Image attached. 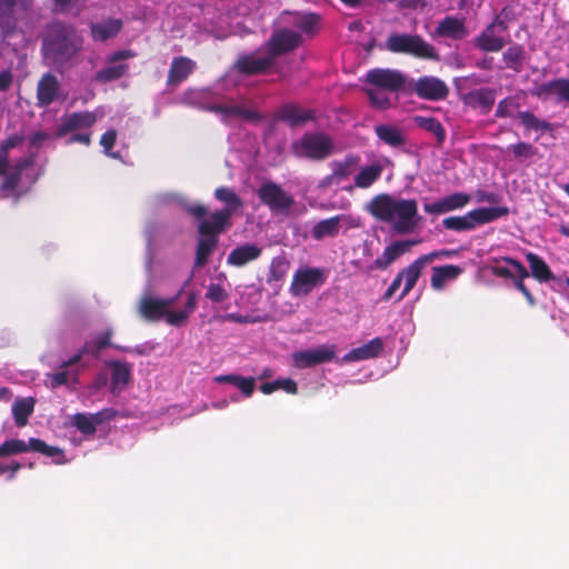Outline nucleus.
Returning a JSON list of instances; mask_svg holds the SVG:
<instances>
[{"instance_id": "f257e3e1", "label": "nucleus", "mask_w": 569, "mask_h": 569, "mask_svg": "<svg viewBox=\"0 0 569 569\" xmlns=\"http://www.w3.org/2000/svg\"><path fill=\"white\" fill-rule=\"evenodd\" d=\"M83 44L84 38L73 23L54 20L47 26L41 50L54 64L66 66L82 52Z\"/></svg>"}, {"instance_id": "f03ea898", "label": "nucleus", "mask_w": 569, "mask_h": 569, "mask_svg": "<svg viewBox=\"0 0 569 569\" xmlns=\"http://www.w3.org/2000/svg\"><path fill=\"white\" fill-rule=\"evenodd\" d=\"M368 211L376 219L393 223V231L399 234L412 232L418 224V203L415 199H399L387 193L378 194L370 201Z\"/></svg>"}, {"instance_id": "7ed1b4c3", "label": "nucleus", "mask_w": 569, "mask_h": 569, "mask_svg": "<svg viewBox=\"0 0 569 569\" xmlns=\"http://www.w3.org/2000/svg\"><path fill=\"white\" fill-rule=\"evenodd\" d=\"M187 210L192 217L200 220L198 224L199 238L196 248L194 267L202 268L208 263L210 256L218 247L219 234L228 229L206 220L204 217L208 210L203 204L189 206Z\"/></svg>"}, {"instance_id": "20e7f679", "label": "nucleus", "mask_w": 569, "mask_h": 569, "mask_svg": "<svg viewBox=\"0 0 569 569\" xmlns=\"http://www.w3.org/2000/svg\"><path fill=\"white\" fill-rule=\"evenodd\" d=\"M385 48L392 53L408 54L418 59H439L435 47L419 34L391 33L386 40Z\"/></svg>"}, {"instance_id": "39448f33", "label": "nucleus", "mask_w": 569, "mask_h": 569, "mask_svg": "<svg viewBox=\"0 0 569 569\" xmlns=\"http://www.w3.org/2000/svg\"><path fill=\"white\" fill-rule=\"evenodd\" d=\"M34 0H0V36L2 39L16 34L19 22L32 12Z\"/></svg>"}, {"instance_id": "423d86ee", "label": "nucleus", "mask_w": 569, "mask_h": 569, "mask_svg": "<svg viewBox=\"0 0 569 569\" xmlns=\"http://www.w3.org/2000/svg\"><path fill=\"white\" fill-rule=\"evenodd\" d=\"M292 152L298 158L323 160L333 149L332 140L322 132H307L299 140L292 142Z\"/></svg>"}, {"instance_id": "0eeeda50", "label": "nucleus", "mask_w": 569, "mask_h": 569, "mask_svg": "<svg viewBox=\"0 0 569 569\" xmlns=\"http://www.w3.org/2000/svg\"><path fill=\"white\" fill-rule=\"evenodd\" d=\"M27 451L40 452L47 457L54 458L56 463L64 462V452L62 449L49 446L39 438H30L28 442L21 439H10L0 445V458Z\"/></svg>"}, {"instance_id": "6e6552de", "label": "nucleus", "mask_w": 569, "mask_h": 569, "mask_svg": "<svg viewBox=\"0 0 569 569\" xmlns=\"http://www.w3.org/2000/svg\"><path fill=\"white\" fill-rule=\"evenodd\" d=\"M450 251L449 250H438L432 251L426 254L420 256L418 259H416L413 262H411L408 267L403 268L401 271L398 272L397 277L400 278V281L405 282L403 289L398 298V301L402 300L409 292L415 288L417 281L419 280L422 270L426 268L427 264L431 263L436 259L442 258V257H449Z\"/></svg>"}, {"instance_id": "1a4fd4ad", "label": "nucleus", "mask_w": 569, "mask_h": 569, "mask_svg": "<svg viewBox=\"0 0 569 569\" xmlns=\"http://www.w3.org/2000/svg\"><path fill=\"white\" fill-rule=\"evenodd\" d=\"M214 198L224 203V207L210 213L207 220L229 229L231 227V217L243 206V202L232 188L224 186L218 187L214 190Z\"/></svg>"}, {"instance_id": "9d476101", "label": "nucleus", "mask_w": 569, "mask_h": 569, "mask_svg": "<svg viewBox=\"0 0 569 569\" xmlns=\"http://www.w3.org/2000/svg\"><path fill=\"white\" fill-rule=\"evenodd\" d=\"M327 280V271L321 268L301 267L292 277L289 291L293 297L307 296Z\"/></svg>"}, {"instance_id": "9b49d317", "label": "nucleus", "mask_w": 569, "mask_h": 569, "mask_svg": "<svg viewBox=\"0 0 569 569\" xmlns=\"http://www.w3.org/2000/svg\"><path fill=\"white\" fill-rule=\"evenodd\" d=\"M113 336V331L111 329H107L102 333L96 337L93 340L86 341L81 348L68 360L61 362V368H71L82 360L84 355H92L98 357L100 351L111 347L120 351L131 352L132 350L127 347L118 346L111 342V338Z\"/></svg>"}, {"instance_id": "f8f14e48", "label": "nucleus", "mask_w": 569, "mask_h": 569, "mask_svg": "<svg viewBox=\"0 0 569 569\" xmlns=\"http://www.w3.org/2000/svg\"><path fill=\"white\" fill-rule=\"evenodd\" d=\"M406 76L396 69L373 68L365 76V82L378 89L397 92L403 89Z\"/></svg>"}, {"instance_id": "ddd939ff", "label": "nucleus", "mask_w": 569, "mask_h": 569, "mask_svg": "<svg viewBox=\"0 0 569 569\" xmlns=\"http://www.w3.org/2000/svg\"><path fill=\"white\" fill-rule=\"evenodd\" d=\"M302 43V36L289 28L276 30L266 43L267 52L272 60L296 50Z\"/></svg>"}, {"instance_id": "4468645a", "label": "nucleus", "mask_w": 569, "mask_h": 569, "mask_svg": "<svg viewBox=\"0 0 569 569\" xmlns=\"http://www.w3.org/2000/svg\"><path fill=\"white\" fill-rule=\"evenodd\" d=\"M507 28L506 22L499 17H496L495 20L473 39L475 47L485 52L500 51L506 46V41L498 33L505 32Z\"/></svg>"}, {"instance_id": "2eb2a0df", "label": "nucleus", "mask_w": 569, "mask_h": 569, "mask_svg": "<svg viewBox=\"0 0 569 569\" xmlns=\"http://www.w3.org/2000/svg\"><path fill=\"white\" fill-rule=\"evenodd\" d=\"M257 193L261 202L271 210H287L293 203V198L272 181L263 182Z\"/></svg>"}, {"instance_id": "dca6fc26", "label": "nucleus", "mask_w": 569, "mask_h": 569, "mask_svg": "<svg viewBox=\"0 0 569 569\" xmlns=\"http://www.w3.org/2000/svg\"><path fill=\"white\" fill-rule=\"evenodd\" d=\"M273 64L274 61L268 52L263 57H258L256 51L239 54L233 69L243 76H254L266 73Z\"/></svg>"}, {"instance_id": "f3484780", "label": "nucleus", "mask_w": 569, "mask_h": 569, "mask_svg": "<svg viewBox=\"0 0 569 569\" xmlns=\"http://www.w3.org/2000/svg\"><path fill=\"white\" fill-rule=\"evenodd\" d=\"M336 357L335 346H319L315 349L297 351L292 355L295 367L299 369L311 368L317 365L330 362Z\"/></svg>"}, {"instance_id": "a211bd4d", "label": "nucleus", "mask_w": 569, "mask_h": 569, "mask_svg": "<svg viewBox=\"0 0 569 569\" xmlns=\"http://www.w3.org/2000/svg\"><path fill=\"white\" fill-rule=\"evenodd\" d=\"M471 201V197L465 192H455L433 202L425 203L423 210L431 216H440L450 211L460 210Z\"/></svg>"}, {"instance_id": "6ab92c4d", "label": "nucleus", "mask_w": 569, "mask_h": 569, "mask_svg": "<svg viewBox=\"0 0 569 569\" xmlns=\"http://www.w3.org/2000/svg\"><path fill=\"white\" fill-rule=\"evenodd\" d=\"M415 93L425 100L439 101L447 98L449 89L447 84L436 77H421L413 87Z\"/></svg>"}, {"instance_id": "aec40b11", "label": "nucleus", "mask_w": 569, "mask_h": 569, "mask_svg": "<svg viewBox=\"0 0 569 569\" xmlns=\"http://www.w3.org/2000/svg\"><path fill=\"white\" fill-rule=\"evenodd\" d=\"M277 119L288 123L290 127H301L316 119L313 109H305L296 103L282 104L276 114Z\"/></svg>"}, {"instance_id": "412c9836", "label": "nucleus", "mask_w": 569, "mask_h": 569, "mask_svg": "<svg viewBox=\"0 0 569 569\" xmlns=\"http://www.w3.org/2000/svg\"><path fill=\"white\" fill-rule=\"evenodd\" d=\"M436 34L440 38H448L453 41L463 40L469 36L465 18L455 16H447L438 22L435 30Z\"/></svg>"}, {"instance_id": "4be33fe9", "label": "nucleus", "mask_w": 569, "mask_h": 569, "mask_svg": "<svg viewBox=\"0 0 569 569\" xmlns=\"http://www.w3.org/2000/svg\"><path fill=\"white\" fill-rule=\"evenodd\" d=\"M420 242V239H408L392 242L390 246L386 247L382 254L373 261L372 268L378 270L387 269L395 260L408 252L411 247Z\"/></svg>"}, {"instance_id": "5701e85b", "label": "nucleus", "mask_w": 569, "mask_h": 569, "mask_svg": "<svg viewBox=\"0 0 569 569\" xmlns=\"http://www.w3.org/2000/svg\"><path fill=\"white\" fill-rule=\"evenodd\" d=\"M59 91L58 78L51 72L43 73L37 84V106L40 108L50 106L58 98Z\"/></svg>"}, {"instance_id": "b1692460", "label": "nucleus", "mask_w": 569, "mask_h": 569, "mask_svg": "<svg viewBox=\"0 0 569 569\" xmlns=\"http://www.w3.org/2000/svg\"><path fill=\"white\" fill-rule=\"evenodd\" d=\"M196 68L197 63L192 59L184 56L174 57L168 71L167 86L176 88L187 80Z\"/></svg>"}, {"instance_id": "393cba45", "label": "nucleus", "mask_w": 569, "mask_h": 569, "mask_svg": "<svg viewBox=\"0 0 569 569\" xmlns=\"http://www.w3.org/2000/svg\"><path fill=\"white\" fill-rule=\"evenodd\" d=\"M97 121V116L90 111H80L72 112L67 114L62 119V123L58 128L57 136L63 137L69 132L80 130V129H89Z\"/></svg>"}, {"instance_id": "a878e982", "label": "nucleus", "mask_w": 569, "mask_h": 569, "mask_svg": "<svg viewBox=\"0 0 569 569\" xmlns=\"http://www.w3.org/2000/svg\"><path fill=\"white\" fill-rule=\"evenodd\" d=\"M462 101L466 106L480 109L482 114H487L495 104L496 92L491 88L475 89L466 93Z\"/></svg>"}, {"instance_id": "bb28decb", "label": "nucleus", "mask_w": 569, "mask_h": 569, "mask_svg": "<svg viewBox=\"0 0 569 569\" xmlns=\"http://www.w3.org/2000/svg\"><path fill=\"white\" fill-rule=\"evenodd\" d=\"M532 94L542 99L557 96L559 101L569 102V79L559 78L541 83L535 88Z\"/></svg>"}, {"instance_id": "cd10ccee", "label": "nucleus", "mask_w": 569, "mask_h": 569, "mask_svg": "<svg viewBox=\"0 0 569 569\" xmlns=\"http://www.w3.org/2000/svg\"><path fill=\"white\" fill-rule=\"evenodd\" d=\"M122 20L116 18H109L101 22H92L90 24V36L93 41L104 42L116 38L122 30Z\"/></svg>"}, {"instance_id": "c85d7f7f", "label": "nucleus", "mask_w": 569, "mask_h": 569, "mask_svg": "<svg viewBox=\"0 0 569 569\" xmlns=\"http://www.w3.org/2000/svg\"><path fill=\"white\" fill-rule=\"evenodd\" d=\"M373 130L381 142L393 149H401L407 144L405 132L395 124H377Z\"/></svg>"}, {"instance_id": "c756f323", "label": "nucleus", "mask_w": 569, "mask_h": 569, "mask_svg": "<svg viewBox=\"0 0 569 569\" xmlns=\"http://www.w3.org/2000/svg\"><path fill=\"white\" fill-rule=\"evenodd\" d=\"M262 253V249L254 243H246L231 250L227 258V263L233 267H243L244 264L257 260Z\"/></svg>"}, {"instance_id": "7c9ffc66", "label": "nucleus", "mask_w": 569, "mask_h": 569, "mask_svg": "<svg viewBox=\"0 0 569 569\" xmlns=\"http://www.w3.org/2000/svg\"><path fill=\"white\" fill-rule=\"evenodd\" d=\"M174 302V299H153V298H144L140 302V313L141 316L150 321H156L161 319L166 309L171 307Z\"/></svg>"}, {"instance_id": "2f4dec72", "label": "nucleus", "mask_w": 569, "mask_h": 569, "mask_svg": "<svg viewBox=\"0 0 569 569\" xmlns=\"http://www.w3.org/2000/svg\"><path fill=\"white\" fill-rule=\"evenodd\" d=\"M106 366L111 370V391L122 390L131 379V365L119 360H111L106 362Z\"/></svg>"}, {"instance_id": "473e14b6", "label": "nucleus", "mask_w": 569, "mask_h": 569, "mask_svg": "<svg viewBox=\"0 0 569 569\" xmlns=\"http://www.w3.org/2000/svg\"><path fill=\"white\" fill-rule=\"evenodd\" d=\"M383 350V340L380 337L373 338L361 347L350 350L343 359L346 361H361L376 358Z\"/></svg>"}, {"instance_id": "72a5a7b5", "label": "nucleus", "mask_w": 569, "mask_h": 569, "mask_svg": "<svg viewBox=\"0 0 569 569\" xmlns=\"http://www.w3.org/2000/svg\"><path fill=\"white\" fill-rule=\"evenodd\" d=\"M509 214V208L506 206L502 207H482L477 208L469 211V218L473 223V229L477 226L486 224L498 220L499 218L506 217Z\"/></svg>"}, {"instance_id": "f704fd0d", "label": "nucleus", "mask_w": 569, "mask_h": 569, "mask_svg": "<svg viewBox=\"0 0 569 569\" xmlns=\"http://www.w3.org/2000/svg\"><path fill=\"white\" fill-rule=\"evenodd\" d=\"M461 273L462 269L459 266L455 264L433 267L431 276V287L435 290H440L443 288L447 281L457 279Z\"/></svg>"}, {"instance_id": "c9c22d12", "label": "nucleus", "mask_w": 569, "mask_h": 569, "mask_svg": "<svg viewBox=\"0 0 569 569\" xmlns=\"http://www.w3.org/2000/svg\"><path fill=\"white\" fill-rule=\"evenodd\" d=\"M214 381L234 386L244 397H251L256 386V379L253 377H242L236 373L216 376Z\"/></svg>"}, {"instance_id": "e433bc0d", "label": "nucleus", "mask_w": 569, "mask_h": 569, "mask_svg": "<svg viewBox=\"0 0 569 569\" xmlns=\"http://www.w3.org/2000/svg\"><path fill=\"white\" fill-rule=\"evenodd\" d=\"M526 260L529 263L531 276L539 282H548L555 278L549 266L538 254L527 252Z\"/></svg>"}, {"instance_id": "4c0bfd02", "label": "nucleus", "mask_w": 569, "mask_h": 569, "mask_svg": "<svg viewBox=\"0 0 569 569\" xmlns=\"http://www.w3.org/2000/svg\"><path fill=\"white\" fill-rule=\"evenodd\" d=\"M33 397L18 398L12 405V416L18 427H24L34 410Z\"/></svg>"}, {"instance_id": "58836bf2", "label": "nucleus", "mask_w": 569, "mask_h": 569, "mask_svg": "<svg viewBox=\"0 0 569 569\" xmlns=\"http://www.w3.org/2000/svg\"><path fill=\"white\" fill-rule=\"evenodd\" d=\"M413 122L417 127L420 129H423L431 134L435 136L437 140V144L440 147L446 140L447 133L446 129L441 124V122L435 118V117H422V116H415Z\"/></svg>"}, {"instance_id": "ea45409f", "label": "nucleus", "mask_w": 569, "mask_h": 569, "mask_svg": "<svg viewBox=\"0 0 569 569\" xmlns=\"http://www.w3.org/2000/svg\"><path fill=\"white\" fill-rule=\"evenodd\" d=\"M104 417L102 411L90 416L81 412L73 416V425L86 436H92L97 430V426L102 423Z\"/></svg>"}, {"instance_id": "a19ab883", "label": "nucleus", "mask_w": 569, "mask_h": 569, "mask_svg": "<svg viewBox=\"0 0 569 569\" xmlns=\"http://www.w3.org/2000/svg\"><path fill=\"white\" fill-rule=\"evenodd\" d=\"M383 167L380 163H373L363 167L358 174L355 176V187L367 189L371 187L382 174Z\"/></svg>"}, {"instance_id": "79ce46f5", "label": "nucleus", "mask_w": 569, "mask_h": 569, "mask_svg": "<svg viewBox=\"0 0 569 569\" xmlns=\"http://www.w3.org/2000/svg\"><path fill=\"white\" fill-rule=\"evenodd\" d=\"M340 220V216H335L317 222L311 230L312 238L321 240L326 237L337 236L339 232Z\"/></svg>"}, {"instance_id": "37998d69", "label": "nucleus", "mask_w": 569, "mask_h": 569, "mask_svg": "<svg viewBox=\"0 0 569 569\" xmlns=\"http://www.w3.org/2000/svg\"><path fill=\"white\" fill-rule=\"evenodd\" d=\"M360 158L355 154H348L342 160L333 161L331 163L332 177H336L339 182L349 178L356 170Z\"/></svg>"}, {"instance_id": "c03bdc74", "label": "nucleus", "mask_w": 569, "mask_h": 569, "mask_svg": "<svg viewBox=\"0 0 569 569\" xmlns=\"http://www.w3.org/2000/svg\"><path fill=\"white\" fill-rule=\"evenodd\" d=\"M79 369L61 368L52 373H47V380L51 389H56L61 386H68L70 382L78 383Z\"/></svg>"}, {"instance_id": "a18cd8bd", "label": "nucleus", "mask_w": 569, "mask_h": 569, "mask_svg": "<svg viewBox=\"0 0 569 569\" xmlns=\"http://www.w3.org/2000/svg\"><path fill=\"white\" fill-rule=\"evenodd\" d=\"M196 305H197L196 295L193 292H191L188 296V300H187L184 310L169 311L168 309H166V313L163 317L166 318V320L169 325L179 327L186 322L189 315L196 309Z\"/></svg>"}, {"instance_id": "49530a36", "label": "nucleus", "mask_w": 569, "mask_h": 569, "mask_svg": "<svg viewBox=\"0 0 569 569\" xmlns=\"http://www.w3.org/2000/svg\"><path fill=\"white\" fill-rule=\"evenodd\" d=\"M526 58L525 49L521 44L510 46L502 54L506 67L519 72Z\"/></svg>"}, {"instance_id": "de8ad7c7", "label": "nucleus", "mask_w": 569, "mask_h": 569, "mask_svg": "<svg viewBox=\"0 0 569 569\" xmlns=\"http://www.w3.org/2000/svg\"><path fill=\"white\" fill-rule=\"evenodd\" d=\"M320 16L315 12L301 13L297 16L293 26L308 36H313L319 28Z\"/></svg>"}, {"instance_id": "09e8293b", "label": "nucleus", "mask_w": 569, "mask_h": 569, "mask_svg": "<svg viewBox=\"0 0 569 569\" xmlns=\"http://www.w3.org/2000/svg\"><path fill=\"white\" fill-rule=\"evenodd\" d=\"M128 71H129V64H127V63L110 66V67L99 70L96 73L94 79L98 82L107 83V82H111V81L122 78Z\"/></svg>"}, {"instance_id": "8fccbe9b", "label": "nucleus", "mask_w": 569, "mask_h": 569, "mask_svg": "<svg viewBox=\"0 0 569 569\" xmlns=\"http://www.w3.org/2000/svg\"><path fill=\"white\" fill-rule=\"evenodd\" d=\"M517 117L520 119L527 131H548L550 123L546 120H540L531 111H519Z\"/></svg>"}, {"instance_id": "3c124183", "label": "nucleus", "mask_w": 569, "mask_h": 569, "mask_svg": "<svg viewBox=\"0 0 569 569\" xmlns=\"http://www.w3.org/2000/svg\"><path fill=\"white\" fill-rule=\"evenodd\" d=\"M210 112L220 113L226 117L236 116L246 119H252L254 113L241 106H227V104H210L206 107Z\"/></svg>"}, {"instance_id": "603ef678", "label": "nucleus", "mask_w": 569, "mask_h": 569, "mask_svg": "<svg viewBox=\"0 0 569 569\" xmlns=\"http://www.w3.org/2000/svg\"><path fill=\"white\" fill-rule=\"evenodd\" d=\"M442 227L447 230L457 232L473 230V223L469 218V212L463 216H451L442 220Z\"/></svg>"}, {"instance_id": "864d4df0", "label": "nucleus", "mask_w": 569, "mask_h": 569, "mask_svg": "<svg viewBox=\"0 0 569 569\" xmlns=\"http://www.w3.org/2000/svg\"><path fill=\"white\" fill-rule=\"evenodd\" d=\"M3 177L4 179L0 183V192L4 197H9L16 192L17 188L21 182L22 176L19 174V172L12 171L8 174L6 173Z\"/></svg>"}, {"instance_id": "5fc2aeb1", "label": "nucleus", "mask_w": 569, "mask_h": 569, "mask_svg": "<svg viewBox=\"0 0 569 569\" xmlns=\"http://www.w3.org/2000/svg\"><path fill=\"white\" fill-rule=\"evenodd\" d=\"M520 107L513 97H507L498 102L495 116L497 118H508L512 116L513 110Z\"/></svg>"}, {"instance_id": "6e6d98bb", "label": "nucleus", "mask_w": 569, "mask_h": 569, "mask_svg": "<svg viewBox=\"0 0 569 569\" xmlns=\"http://www.w3.org/2000/svg\"><path fill=\"white\" fill-rule=\"evenodd\" d=\"M517 159H530L537 153V148L531 143L520 141L508 148Z\"/></svg>"}, {"instance_id": "4d7b16f0", "label": "nucleus", "mask_w": 569, "mask_h": 569, "mask_svg": "<svg viewBox=\"0 0 569 569\" xmlns=\"http://www.w3.org/2000/svg\"><path fill=\"white\" fill-rule=\"evenodd\" d=\"M206 298L212 302H223L229 298V295L221 284L210 283L206 292Z\"/></svg>"}, {"instance_id": "13d9d810", "label": "nucleus", "mask_w": 569, "mask_h": 569, "mask_svg": "<svg viewBox=\"0 0 569 569\" xmlns=\"http://www.w3.org/2000/svg\"><path fill=\"white\" fill-rule=\"evenodd\" d=\"M117 140V131L114 129L107 130L100 138V144L103 147L104 153L112 158H118V153L110 150L114 147Z\"/></svg>"}, {"instance_id": "bf43d9fd", "label": "nucleus", "mask_w": 569, "mask_h": 569, "mask_svg": "<svg viewBox=\"0 0 569 569\" xmlns=\"http://www.w3.org/2000/svg\"><path fill=\"white\" fill-rule=\"evenodd\" d=\"M366 92L375 107L387 109L390 106V99L378 90L366 89Z\"/></svg>"}, {"instance_id": "052dcab7", "label": "nucleus", "mask_w": 569, "mask_h": 569, "mask_svg": "<svg viewBox=\"0 0 569 569\" xmlns=\"http://www.w3.org/2000/svg\"><path fill=\"white\" fill-rule=\"evenodd\" d=\"M501 261L507 263V264L512 266L516 269L517 274H518L516 277V279L525 280L526 278L529 277V272L526 269V267L520 261H518L517 259L511 258V257H503L501 259Z\"/></svg>"}, {"instance_id": "680f3d73", "label": "nucleus", "mask_w": 569, "mask_h": 569, "mask_svg": "<svg viewBox=\"0 0 569 569\" xmlns=\"http://www.w3.org/2000/svg\"><path fill=\"white\" fill-rule=\"evenodd\" d=\"M511 280L513 282L515 288L523 295L528 305L533 307L536 305V299H535L533 295L531 293V291L525 284L523 280L516 279L515 276H513V278H511Z\"/></svg>"}, {"instance_id": "e2e57ef3", "label": "nucleus", "mask_w": 569, "mask_h": 569, "mask_svg": "<svg viewBox=\"0 0 569 569\" xmlns=\"http://www.w3.org/2000/svg\"><path fill=\"white\" fill-rule=\"evenodd\" d=\"M22 468L18 461H11L10 463L0 462V476L9 473L8 479L12 480L16 473Z\"/></svg>"}, {"instance_id": "0e129e2a", "label": "nucleus", "mask_w": 569, "mask_h": 569, "mask_svg": "<svg viewBox=\"0 0 569 569\" xmlns=\"http://www.w3.org/2000/svg\"><path fill=\"white\" fill-rule=\"evenodd\" d=\"M490 271L493 276L499 278H513V273L511 272V270L507 266L501 264L499 261H497L493 266L490 267Z\"/></svg>"}, {"instance_id": "69168bd1", "label": "nucleus", "mask_w": 569, "mask_h": 569, "mask_svg": "<svg viewBox=\"0 0 569 569\" xmlns=\"http://www.w3.org/2000/svg\"><path fill=\"white\" fill-rule=\"evenodd\" d=\"M477 200L479 202H488V203H499L501 201V196L495 192H488L483 190L477 191Z\"/></svg>"}, {"instance_id": "338daca9", "label": "nucleus", "mask_w": 569, "mask_h": 569, "mask_svg": "<svg viewBox=\"0 0 569 569\" xmlns=\"http://www.w3.org/2000/svg\"><path fill=\"white\" fill-rule=\"evenodd\" d=\"M136 53L132 50H118L108 56L107 61L109 63H116L126 59L133 58Z\"/></svg>"}, {"instance_id": "774afa93", "label": "nucleus", "mask_w": 569, "mask_h": 569, "mask_svg": "<svg viewBox=\"0 0 569 569\" xmlns=\"http://www.w3.org/2000/svg\"><path fill=\"white\" fill-rule=\"evenodd\" d=\"M13 83V74L10 69L0 72V91H8Z\"/></svg>"}]
</instances>
